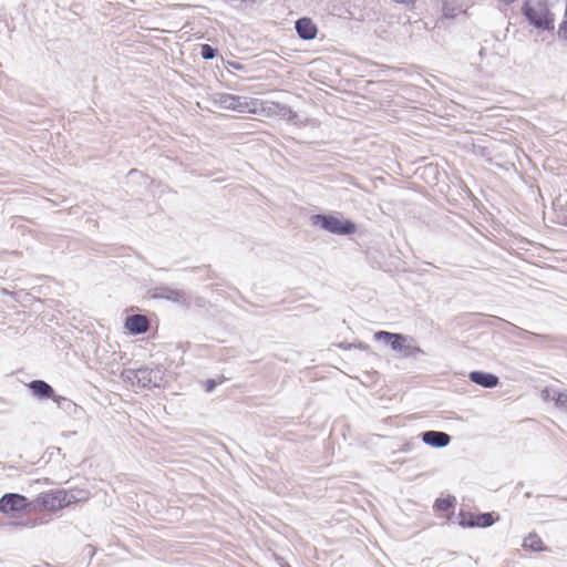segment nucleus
<instances>
[{"mask_svg":"<svg viewBox=\"0 0 567 567\" xmlns=\"http://www.w3.org/2000/svg\"><path fill=\"white\" fill-rule=\"evenodd\" d=\"M89 493L83 489L66 491L56 489L39 494L32 502L33 509H43L49 512H56L71 504L86 501Z\"/></svg>","mask_w":567,"mask_h":567,"instance_id":"f257e3e1","label":"nucleus"},{"mask_svg":"<svg viewBox=\"0 0 567 567\" xmlns=\"http://www.w3.org/2000/svg\"><path fill=\"white\" fill-rule=\"evenodd\" d=\"M313 226H319L328 233L336 235H352L357 225L339 215L317 214L311 217Z\"/></svg>","mask_w":567,"mask_h":567,"instance_id":"f03ea898","label":"nucleus"},{"mask_svg":"<svg viewBox=\"0 0 567 567\" xmlns=\"http://www.w3.org/2000/svg\"><path fill=\"white\" fill-rule=\"evenodd\" d=\"M523 13L530 24L538 29L551 28L553 19L549 17V12L546 7L540 3L536 6L526 2L523 7Z\"/></svg>","mask_w":567,"mask_h":567,"instance_id":"7ed1b4c3","label":"nucleus"},{"mask_svg":"<svg viewBox=\"0 0 567 567\" xmlns=\"http://www.w3.org/2000/svg\"><path fill=\"white\" fill-rule=\"evenodd\" d=\"M31 506L32 502L21 494L7 493L0 498V512L6 515L27 512Z\"/></svg>","mask_w":567,"mask_h":567,"instance_id":"20e7f679","label":"nucleus"},{"mask_svg":"<svg viewBox=\"0 0 567 567\" xmlns=\"http://www.w3.org/2000/svg\"><path fill=\"white\" fill-rule=\"evenodd\" d=\"M137 377V388H157L163 381L164 371L159 367H141Z\"/></svg>","mask_w":567,"mask_h":567,"instance_id":"39448f33","label":"nucleus"},{"mask_svg":"<svg viewBox=\"0 0 567 567\" xmlns=\"http://www.w3.org/2000/svg\"><path fill=\"white\" fill-rule=\"evenodd\" d=\"M457 518H458V524L462 527H468V528H473V527L486 528V527L492 526L495 523V519H494L492 513L474 514V513L461 511L458 513Z\"/></svg>","mask_w":567,"mask_h":567,"instance_id":"423d86ee","label":"nucleus"},{"mask_svg":"<svg viewBox=\"0 0 567 567\" xmlns=\"http://www.w3.org/2000/svg\"><path fill=\"white\" fill-rule=\"evenodd\" d=\"M215 103H217L221 109L237 111L240 113L245 112L248 106L247 102H244L240 96L229 93L216 94Z\"/></svg>","mask_w":567,"mask_h":567,"instance_id":"0eeeda50","label":"nucleus"},{"mask_svg":"<svg viewBox=\"0 0 567 567\" xmlns=\"http://www.w3.org/2000/svg\"><path fill=\"white\" fill-rule=\"evenodd\" d=\"M506 324L508 327V329L506 330L508 333H511L512 336H514L516 338L523 339V340L536 339V340L548 341V342L558 341V338L555 336L535 333V332L525 330L523 328H519L511 322H506Z\"/></svg>","mask_w":567,"mask_h":567,"instance_id":"6e6552de","label":"nucleus"},{"mask_svg":"<svg viewBox=\"0 0 567 567\" xmlns=\"http://www.w3.org/2000/svg\"><path fill=\"white\" fill-rule=\"evenodd\" d=\"M124 327L131 334L137 336L150 329V321L143 315H132L125 319Z\"/></svg>","mask_w":567,"mask_h":567,"instance_id":"1a4fd4ad","label":"nucleus"},{"mask_svg":"<svg viewBox=\"0 0 567 567\" xmlns=\"http://www.w3.org/2000/svg\"><path fill=\"white\" fill-rule=\"evenodd\" d=\"M422 441L432 447L442 449L450 444L451 436L442 431H425L421 433Z\"/></svg>","mask_w":567,"mask_h":567,"instance_id":"9d476101","label":"nucleus"},{"mask_svg":"<svg viewBox=\"0 0 567 567\" xmlns=\"http://www.w3.org/2000/svg\"><path fill=\"white\" fill-rule=\"evenodd\" d=\"M297 34L302 40H313L318 34V28L310 18H300L295 23Z\"/></svg>","mask_w":567,"mask_h":567,"instance_id":"9b49d317","label":"nucleus"},{"mask_svg":"<svg viewBox=\"0 0 567 567\" xmlns=\"http://www.w3.org/2000/svg\"><path fill=\"white\" fill-rule=\"evenodd\" d=\"M156 296L179 303L184 307L190 306L188 297L183 290L173 289L168 287H159L156 289Z\"/></svg>","mask_w":567,"mask_h":567,"instance_id":"f8f14e48","label":"nucleus"},{"mask_svg":"<svg viewBox=\"0 0 567 567\" xmlns=\"http://www.w3.org/2000/svg\"><path fill=\"white\" fill-rule=\"evenodd\" d=\"M398 342L399 348L392 350L402 353L404 358H416L420 354H424V351L414 344V339L410 336L403 334V340Z\"/></svg>","mask_w":567,"mask_h":567,"instance_id":"ddd939ff","label":"nucleus"},{"mask_svg":"<svg viewBox=\"0 0 567 567\" xmlns=\"http://www.w3.org/2000/svg\"><path fill=\"white\" fill-rule=\"evenodd\" d=\"M468 378L473 383L486 389H493L499 383L497 375L484 371H472Z\"/></svg>","mask_w":567,"mask_h":567,"instance_id":"4468645a","label":"nucleus"},{"mask_svg":"<svg viewBox=\"0 0 567 567\" xmlns=\"http://www.w3.org/2000/svg\"><path fill=\"white\" fill-rule=\"evenodd\" d=\"M29 389L32 393L40 399L54 398L53 388L42 380H33L29 383Z\"/></svg>","mask_w":567,"mask_h":567,"instance_id":"2eb2a0df","label":"nucleus"},{"mask_svg":"<svg viewBox=\"0 0 567 567\" xmlns=\"http://www.w3.org/2000/svg\"><path fill=\"white\" fill-rule=\"evenodd\" d=\"M543 398L555 401L557 408L567 411V390L559 392L553 389H545L543 390Z\"/></svg>","mask_w":567,"mask_h":567,"instance_id":"dca6fc26","label":"nucleus"},{"mask_svg":"<svg viewBox=\"0 0 567 567\" xmlns=\"http://www.w3.org/2000/svg\"><path fill=\"white\" fill-rule=\"evenodd\" d=\"M374 339L377 341H384L391 349H396L399 348L398 341L403 340V334L389 331H378L374 333Z\"/></svg>","mask_w":567,"mask_h":567,"instance_id":"f3484780","label":"nucleus"},{"mask_svg":"<svg viewBox=\"0 0 567 567\" xmlns=\"http://www.w3.org/2000/svg\"><path fill=\"white\" fill-rule=\"evenodd\" d=\"M523 547L532 551H542L545 549L543 540L535 533H530L524 538Z\"/></svg>","mask_w":567,"mask_h":567,"instance_id":"a211bd4d","label":"nucleus"},{"mask_svg":"<svg viewBox=\"0 0 567 567\" xmlns=\"http://www.w3.org/2000/svg\"><path fill=\"white\" fill-rule=\"evenodd\" d=\"M137 373H138V369H124L121 372L120 377L124 382L128 383L130 385L137 386V383H136V381H138Z\"/></svg>","mask_w":567,"mask_h":567,"instance_id":"6ab92c4d","label":"nucleus"},{"mask_svg":"<svg viewBox=\"0 0 567 567\" xmlns=\"http://www.w3.org/2000/svg\"><path fill=\"white\" fill-rule=\"evenodd\" d=\"M454 502H455V497H453V496H447L445 498H437L435 502V507L439 511L447 512L453 507Z\"/></svg>","mask_w":567,"mask_h":567,"instance_id":"aec40b11","label":"nucleus"},{"mask_svg":"<svg viewBox=\"0 0 567 567\" xmlns=\"http://www.w3.org/2000/svg\"><path fill=\"white\" fill-rule=\"evenodd\" d=\"M200 55L204 60H212L217 55V49L213 48L209 44H202Z\"/></svg>","mask_w":567,"mask_h":567,"instance_id":"412c9836","label":"nucleus"},{"mask_svg":"<svg viewBox=\"0 0 567 567\" xmlns=\"http://www.w3.org/2000/svg\"><path fill=\"white\" fill-rule=\"evenodd\" d=\"M12 525L19 526V527L32 528V527L37 526V519H27L25 522H23V520L14 522V523H12Z\"/></svg>","mask_w":567,"mask_h":567,"instance_id":"4be33fe9","label":"nucleus"},{"mask_svg":"<svg viewBox=\"0 0 567 567\" xmlns=\"http://www.w3.org/2000/svg\"><path fill=\"white\" fill-rule=\"evenodd\" d=\"M217 385V382L213 379H208L206 382H205V390L206 392H213L215 390Z\"/></svg>","mask_w":567,"mask_h":567,"instance_id":"5701e85b","label":"nucleus"},{"mask_svg":"<svg viewBox=\"0 0 567 567\" xmlns=\"http://www.w3.org/2000/svg\"><path fill=\"white\" fill-rule=\"evenodd\" d=\"M443 14L445 18H454L455 17L454 9H450L446 6L443 8Z\"/></svg>","mask_w":567,"mask_h":567,"instance_id":"b1692460","label":"nucleus"},{"mask_svg":"<svg viewBox=\"0 0 567 567\" xmlns=\"http://www.w3.org/2000/svg\"><path fill=\"white\" fill-rule=\"evenodd\" d=\"M277 106L280 109L284 115H286L287 113H292L291 109L286 105L280 106L279 104H277Z\"/></svg>","mask_w":567,"mask_h":567,"instance_id":"393cba45","label":"nucleus"},{"mask_svg":"<svg viewBox=\"0 0 567 567\" xmlns=\"http://www.w3.org/2000/svg\"><path fill=\"white\" fill-rule=\"evenodd\" d=\"M353 347H355L358 349H361V350H368L369 349V346H367L364 343L354 344Z\"/></svg>","mask_w":567,"mask_h":567,"instance_id":"a878e982","label":"nucleus"},{"mask_svg":"<svg viewBox=\"0 0 567 567\" xmlns=\"http://www.w3.org/2000/svg\"><path fill=\"white\" fill-rule=\"evenodd\" d=\"M204 303H205V300L203 298H200V297L196 298L197 306L202 307V306H204Z\"/></svg>","mask_w":567,"mask_h":567,"instance_id":"bb28decb","label":"nucleus"},{"mask_svg":"<svg viewBox=\"0 0 567 567\" xmlns=\"http://www.w3.org/2000/svg\"><path fill=\"white\" fill-rule=\"evenodd\" d=\"M61 401L68 402L63 396H56V402L61 405Z\"/></svg>","mask_w":567,"mask_h":567,"instance_id":"cd10ccee","label":"nucleus"},{"mask_svg":"<svg viewBox=\"0 0 567 567\" xmlns=\"http://www.w3.org/2000/svg\"><path fill=\"white\" fill-rule=\"evenodd\" d=\"M502 1H503V2H505V3H512V2H514L515 0H502Z\"/></svg>","mask_w":567,"mask_h":567,"instance_id":"c85d7f7f","label":"nucleus"}]
</instances>
